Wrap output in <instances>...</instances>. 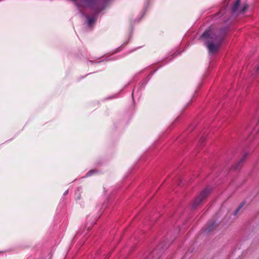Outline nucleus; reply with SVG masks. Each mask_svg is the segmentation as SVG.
Instances as JSON below:
<instances>
[{"label": "nucleus", "mask_w": 259, "mask_h": 259, "mask_svg": "<svg viewBox=\"0 0 259 259\" xmlns=\"http://www.w3.org/2000/svg\"><path fill=\"white\" fill-rule=\"evenodd\" d=\"M210 189L206 188L195 198L192 203L193 208H196L208 195Z\"/></svg>", "instance_id": "f03ea898"}, {"label": "nucleus", "mask_w": 259, "mask_h": 259, "mask_svg": "<svg viewBox=\"0 0 259 259\" xmlns=\"http://www.w3.org/2000/svg\"><path fill=\"white\" fill-rule=\"evenodd\" d=\"M240 4V0H236L232 8V13H235L237 12L238 7Z\"/></svg>", "instance_id": "20e7f679"}, {"label": "nucleus", "mask_w": 259, "mask_h": 259, "mask_svg": "<svg viewBox=\"0 0 259 259\" xmlns=\"http://www.w3.org/2000/svg\"><path fill=\"white\" fill-rule=\"evenodd\" d=\"M94 22V19L93 18H88V24L89 25H92Z\"/></svg>", "instance_id": "423d86ee"}, {"label": "nucleus", "mask_w": 259, "mask_h": 259, "mask_svg": "<svg viewBox=\"0 0 259 259\" xmlns=\"http://www.w3.org/2000/svg\"><path fill=\"white\" fill-rule=\"evenodd\" d=\"M226 32V28L218 29L211 27L203 33L201 37L208 39L206 46L210 53H213L219 49Z\"/></svg>", "instance_id": "f257e3e1"}, {"label": "nucleus", "mask_w": 259, "mask_h": 259, "mask_svg": "<svg viewBox=\"0 0 259 259\" xmlns=\"http://www.w3.org/2000/svg\"><path fill=\"white\" fill-rule=\"evenodd\" d=\"M242 206H243V204H241L237 208V209L236 210V211L234 212V215H236L237 214V213L238 212L239 210L242 208Z\"/></svg>", "instance_id": "0eeeda50"}, {"label": "nucleus", "mask_w": 259, "mask_h": 259, "mask_svg": "<svg viewBox=\"0 0 259 259\" xmlns=\"http://www.w3.org/2000/svg\"><path fill=\"white\" fill-rule=\"evenodd\" d=\"M248 8V5L247 4L244 5L242 8L240 9L239 11V13L242 14L245 12V11L247 10Z\"/></svg>", "instance_id": "39448f33"}, {"label": "nucleus", "mask_w": 259, "mask_h": 259, "mask_svg": "<svg viewBox=\"0 0 259 259\" xmlns=\"http://www.w3.org/2000/svg\"><path fill=\"white\" fill-rule=\"evenodd\" d=\"M247 155H248L247 153H246L244 154V155L243 156L242 158L240 159V160L234 166V169H238L241 167L242 163L245 160L247 156Z\"/></svg>", "instance_id": "7ed1b4c3"}, {"label": "nucleus", "mask_w": 259, "mask_h": 259, "mask_svg": "<svg viewBox=\"0 0 259 259\" xmlns=\"http://www.w3.org/2000/svg\"><path fill=\"white\" fill-rule=\"evenodd\" d=\"M258 70H259V66L256 67V70L257 71Z\"/></svg>", "instance_id": "6e6552de"}]
</instances>
